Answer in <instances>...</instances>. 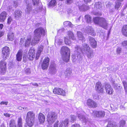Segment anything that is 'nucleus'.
<instances>
[{"mask_svg":"<svg viewBox=\"0 0 127 127\" xmlns=\"http://www.w3.org/2000/svg\"><path fill=\"white\" fill-rule=\"evenodd\" d=\"M101 18L99 17H96L93 19V20L95 23L97 25H99V23L100 22V20Z\"/></svg>","mask_w":127,"mask_h":127,"instance_id":"nucleus-34","label":"nucleus"},{"mask_svg":"<svg viewBox=\"0 0 127 127\" xmlns=\"http://www.w3.org/2000/svg\"><path fill=\"white\" fill-rule=\"evenodd\" d=\"M25 71L27 74H29L30 73V70L29 68H27L25 69Z\"/></svg>","mask_w":127,"mask_h":127,"instance_id":"nucleus-52","label":"nucleus"},{"mask_svg":"<svg viewBox=\"0 0 127 127\" xmlns=\"http://www.w3.org/2000/svg\"><path fill=\"white\" fill-rule=\"evenodd\" d=\"M55 41H57V43L59 45H60L62 44V40L61 39H58L57 40H55Z\"/></svg>","mask_w":127,"mask_h":127,"instance_id":"nucleus-53","label":"nucleus"},{"mask_svg":"<svg viewBox=\"0 0 127 127\" xmlns=\"http://www.w3.org/2000/svg\"><path fill=\"white\" fill-rule=\"evenodd\" d=\"M107 127H118V126L115 122L110 121L108 122Z\"/></svg>","mask_w":127,"mask_h":127,"instance_id":"nucleus-28","label":"nucleus"},{"mask_svg":"<svg viewBox=\"0 0 127 127\" xmlns=\"http://www.w3.org/2000/svg\"><path fill=\"white\" fill-rule=\"evenodd\" d=\"M22 12L19 10H16L14 14V17L16 19H18L22 16Z\"/></svg>","mask_w":127,"mask_h":127,"instance_id":"nucleus-20","label":"nucleus"},{"mask_svg":"<svg viewBox=\"0 0 127 127\" xmlns=\"http://www.w3.org/2000/svg\"><path fill=\"white\" fill-rule=\"evenodd\" d=\"M77 37L79 40H82L84 39V37L83 34L80 32H77Z\"/></svg>","mask_w":127,"mask_h":127,"instance_id":"nucleus-30","label":"nucleus"},{"mask_svg":"<svg viewBox=\"0 0 127 127\" xmlns=\"http://www.w3.org/2000/svg\"><path fill=\"white\" fill-rule=\"evenodd\" d=\"M80 11H85L88 9V7L84 5H83L79 7Z\"/></svg>","mask_w":127,"mask_h":127,"instance_id":"nucleus-37","label":"nucleus"},{"mask_svg":"<svg viewBox=\"0 0 127 127\" xmlns=\"http://www.w3.org/2000/svg\"><path fill=\"white\" fill-rule=\"evenodd\" d=\"M41 53H40L38 52H37V53L36 55V57H35L36 59V60H37L38 59Z\"/></svg>","mask_w":127,"mask_h":127,"instance_id":"nucleus-55","label":"nucleus"},{"mask_svg":"<svg viewBox=\"0 0 127 127\" xmlns=\"http://www.w3.org/2000/svg\"><path fill=\"white\" fill-rule=\"evenodd\" d=\"M10 127H16V124L15 121L13 120H11L9 122Z\"/></svg>","mask_w":127,"mask_h":127,"instance_id":"nucleus-31","label":"nucleus"},{"mask_svg":"<svg viewBox=\"0 0 127 127\" xmlns=\"http://www.w3.org/2000/svg\"><path fill=\"white\" fill-rule=\"evenodd\" d=\"M34 50L33 49H30L29 50L27 55V58L29 60H32L35 57Z\"/></svg>","mask_w":127,"mask_h":127,"instance_id":"nucleus-16","label":"nucleus"},{"mask_svg":"<svg viewBox=\"0 0 127 127\" xmlns=\"http://www.w3.org/2000/svg\"><path fill=\"white\" fill-rule=\"evenodd\" d=\"M111 82L113 84V86L114 88L115 89H117L119 88L120 86H118L117 84H115L114 83V80H112Z\"/></svg>","mask_w":127,"mask_h":127,"instance_id":"nucleus-43","label":"nucleus"},{"mask_svg":"<svg viewBox=\"0 0 127 127\" xmlns=\"http://www.w3.org/2000/svg\"><path fill=\"white\" fill-rule=\"evenodd\" d=\"M100 3H101L100 2H96L94 5L95 7L97 8L100 9V6H99V4Z\"/></svg>","mask_w":127,"mask_h":127,"instance_id":"nucleus-51","label":"nucleus"},{"mask_svg":"<svg viewBox=\"0 0 127 127\" xmlns=\"http://www.w3.org/2000/svg\"><path fill=\"white\" fill-rule=\"evenodd\" d=\"M77 116L79 119L83 122L85 124L89 123V120L88 118L85 117L84 115L82 113H79V112L77 113Z\"/></svg>","mask_w":127,"mask_h":127,"instance_id":"nucleus-13","label":"nucleus"},{"mask_svg":"<svg viewBox=\"0 0 127 127\" xmlns=\"http://www.w3.org/2000/svg\"><path fill=\"white\" fill-rule=\"evenodd\" d=\"M6 13L5 12H2L0 15V22H3L5 19Z\"/></svg>","mask_w":127,"mask_h":127,"instance_id":"nucleus-25","label":"nucleus"},{"mask_svg":"<svg viewBox=\"0 0 127 127\" xmlns=\"http://www.w3.org/2000/svg\"><path fill=\"white\" fill-rule=\"evenodd\" d=\"M26 108L25 107H18V109L20 110H25Z\"/></svg>","mask_w":127,"mask_h":127,"instance_id":"nucleus-59","label":"nucleus"},{"mask_svg":"<svg viewBox=\"0 0 127 127\" xmlns=\"http://www.w3.org/2000/svg\"><path fill=\"white\" fill-rule=\"evenodd\" d=\"M8 103V101H2L0 103V104H5V105H7Z\"/></svg>","mask_w":127,"mask_h":127,"instance_id":"nucleus-60","label":"nucleus"},{"mask_svg":"<svg viewBox=\"0 0 127 127\" xmlns=\"http://www.w3.org/2000/svg\"><path fill=\"white\" fill-rule=\"evenodd\" d=\"M122 46L127 49V40L124 41L122 43Z\"/></svg>","mask_w":127,"mask_h":127,"instance_id":"nucleus-46","label":"nucleus"},{"mask_svg":"<svg viewBox=\"0 0 127 127\" xmlns=\"http://www.w3.org/2000/svg\"><path fill=\"white\" fill-rule=\"evenodd\" d=\"M68 37L70 39L74 40H75L76 38L74 36V34L73 32L70 31H68Z\"/></svg>","mask_w":127,"mask_h":127,"instance_id":"nucleus-29","label":"nucleus"},{"mask_svg":"<svg viewBox=\"0 0 127 127\" xmlns=\"http://www.w3.org/2000/svg\"><path fill=\"white\" fill-rule=\"evenodd\" d=\"M99 26L105 29H107L108 26L107 21L104 18H101L100 20Z\"/></svg>","mask_w":127,"mask_h":127,"instance_id":"nucleus-12","label":"nucleus"},{"mask_svg":"<svg viewBox=\"0 0 127 127\" xmlns=\"http://www.w3.org/2000/svg\"><path fill=\"white\" fill-rule=\"evenodd\" d=\"M7 36L8 38L10 41H12L14 39V35L13 33H9Z\"/></svg>","mask_w":127,"mask_h":127,"instance_id":"nucleus-39","label":"nucleus"},{"mask_svg":"<svg viewBox=\"0 0 127 127\" xmlns=\"http://www.w3.org/2000/svg\"><path fill=\"white\" fill-rule=\"evenodd\" d=\"M64 26L68 27H72L73 25L69 21L64 22Z\"/></svg>","mask_w":127,"mask_h":127,"instance_id":"nucleus-36","label":"nucleus"},{"mask_svg":"<svg viewBox=\"0 0 127 127\" xmlns=\"http://www.w3.org/2000/svg\"><path fill=\"white\" fill-rule=\"evenodd\" d=\"M37 7L34 9V12L35 13H38L41 11L42 10V7L41 6H39V5L36 6Z\"/></svg>","mask_w":127,"mask_h":127,"instance_id":"nucleus-32","label":"nucleus"},{"mask_svg":"<svg viewBox=\"0 0 127 127\" xmlns=\"http://www.w3.org/2000/svg\"><path fill=\"white\" fill-rule=\"evenodd\" d=\"M32 1L33 5L36 6L39 5V0H32Z\"/></svg>","mask_w":127,"mask_h":127,"instance_id":"nucleus-44","label":"nucleus"},{"mask_svg":"<svg viewBox=\"0 0 127 127\" xmlns=\"http://www.w3.org/2000/svg\"><path fill=\"white\" fill-rule=\"evenodd\" d=\"M49 70L50 73L53 74H55L57 72L56 64L54 63L51 64L49 67Z\"/></svg>","mask_w":127,"mask_h":127,"instance_id":"nucleus-17","label":"nucleus"},{"mask_svg":"<svg viewBox=\"0 0 127 127\" xmlns=\"http://www.w3.org/2000/svg\"><path fill=\"white\" fill-rule=\"evenodd\" d=\"M86 32L92 36H95V32H94L93 28L91 27H87Z\"/></svg>","mask_w":127,"mask_h":127,"instance_id":"nucleus-21","label":"nucleus"},{"mask_svg":"<svg viewBox=\"0 0 127 127\" xmlns=\"http://www.w3.org/2000/svg\"><path fill=\"white\" fill-rule=\"evenodd\" d=\"M122 48L120 47H118L116 49V52L117 54H120L122 52Z\"/></svg>","mask_w":127,"mask_h":127,"instance_id":"nucleus-50","label":"nucleus"},{"mask_svg":"<svg viewBox=\"0 0 127 127\" xmlns=\"http://www.w3.org/2000/svg\"><path fill=\"white\" fill-rule=\"evenodd\" d=\"M95 89L96 92L98 93H103L104 90L103 86L100 82L96 83L95 87Z\"/></svg>","mask_w":127,"mask_h":127,"instance_id":"nucleus-10","label":"nucleus"},{"mask_svg":"<svg viewBox=\"0 0 127 127\" xmlns=\"http://www.w3.org/2000/svg\"><path fill=\"white\" fill-rule=\"evenodd\" d=\"M91 0H84V1L86 3L91 2Z\"/></svg>","mask_w":127,"mask_h":127,"instance_id":"nucleus-64","label":"nucleus"},{"mask_svg":"<svg viewBox=\"0 0 127 127\" xmlns=\"http://www.w3.org/2000/svg\"><path fill=\"white\" fill-rule=\"evenodd\" d=\"M23 60L25 62H26L27 61L28 59L27 57L26 56L24 55L23 57Z\"/></svg>","mask_w":127,"mask_h":127,"instance_id":"nucleus-57","label":"nucleus"},{"mask_svg":"<svg viewBox=\"0 0 127 127\" xmlns=\"http://www.w3.org/2000/svg\"><path fill=\"white\" fill-rule=\"evenodd\" d=\"M121 4V3L119 2H116L115 6V8L118 10Z\"/></svg>","mask_w":127,"mask_h":127,"instance_id":"nucleus-49","label":"nucleus"},{"mask_svg":"<svg viewBox=\"0 0 127 127\" xmlns=\"http://www.w3.org/2000/svg\"><path fill=\"white\" fill-rule=\"evenodd\" d=\"M67 12L68 14H69L70 13L72 12V11L71 9L69 8L67 10Z\"/></svg>","mask_w":127,"mask_h":127,"instance_id":"nucleus-61","label":"nucleus"},{"mask_svg":"<svg viewBox=\"0 0 127 127\" xmlns=\"http://www.w3.org/2000/svg\"><path fill=\"white\" fill-rule=\"evenodd\" d=\"M3 34V32L2 31H0V37H1L2 36Z\"/></svg>","mask_w":127,"mask_h":127,"instance_id":"nucleus-63","label":"nucleus"},{"mask_svg":"<svg viewBox=\"0 0 127 127\" xmlns=\"http://www.w3.org/2000/svg\"><path fill=\"white\" fill-rule=\"evenodd\" d=\"M12 20V19L11 17H9L7 19V23L8 24H10L11 21Z\"/></svg>","mask_w":127,"mask_h":127,"instance_id":"nucleus-54","label":"nucleus"},{"mask_svg":"<svg viewBox=\"0 0 127 127\" xmlns=\"http://www.w3.org/2000/svg\"><path fill=\"white\" fill-rule=\"evenodd\" d=\"M4 115L6 117H10V115L8 113H5L4 114Z\"/></svg>","mask_w":127,"mask_h":127,"instance_id":"nucleus-62","label":"nucleus"},{"mask_svg":"<svg viewBox=\"0 0 127 127\" xmlns=\"http://www.w3.org/2000/svg\"><path fill=\"white\" fill-rule=\"evenodd\" d=\"M33 40V39L31 40V38L30 37L27 38L25 42V47H29V46L31 44L32 45L34 46V45H32L31 44V42Z\"/></svg>","mask_w":127,"mask_h":127,"instance_id":"nucleus-26","label":"nucleus"},{"mask_svg":"<svg viewBox=\"0 0 127 127\" xmlns=\"http://www.w3.org/2000/svg\"><path fill=\"white\" fill-rule=\"evenodd\" d=\"M123 82L125 91V94L127 95V83L126 81H124Z\"/></svg>","mask_w":127,"mask_h":127,"instance_id":"nucleus-40","label":"nucleus"},{"mask_svg":"<svg viewBox=\"0 0 127 127\" xmlns=\"http://www.w3.org/2000/svg\"><path fill=\"white\" fill-rule=\"evenodd\" d=\"M38 119L39 122L41 123H43L45 121L44 115L41 113H40L38 115Z\"/></svg>","mask_w":127,"mask_h":127,"instance_id":"nucleus-24","label":"nucleus"},{"mask_svg":"<svg viewBox=\"0 0 127 127\" xmlns=\"http://www.w3.org/2000/svg\"><path fill=\"white\" fill-rule=\"evenodd\" d=\"M57 4V2L55 0H51L48 3V5L49 6H54Z\"/></svg>","mask_w":127,"mask_h":127,"instance_id":"nucleus-38","label":"nucleus"},{"mask_svg":"<svg viewBox=\"0 0 127 127\" xmlns=\"http://www.w3.org/2000/svg\"><path fill=\"white\" fill-rule=\"evenodd\" d=\"M120 127H124L126 123V121L124 120H122L120 122Z\"/></svg>","mask_w":127,"mask_h":127,"instance_id":"nucleus-45","label":"nucleus"},{"mask_svg":"<svg viewBox=\"0 0 127 127\" xmlns=\"http://www.w3.org/2000/svg\"><path fill=\"white\" fill-rule=\"evenodd\" d=\"M32 7L29 5H27L26 8L25 9V12L26 14H30L32 11Z\"/></svg>","mask_w":127,"mask_h":127,"instance_id":"nucleus-33","label":"nucleus"},{"mask_svg":"<svg viewBox=\"0 0 127 127\" xmlns=\"http://www.w3.org/2000/svg\"><path fill=\"white\" fill-rule=\"evenodd\" d=\"M2 53L3 58L4 60L7 59L8 56L10 52V50L9 48L7 46H5L2 48Z\"/></svg>","mask_w":127,"mask_h":127,"instance_id":"nucleus-7","label":"nucleus"},{"mask_svg":"<svg viewBox=\"0 0 127 127\" xmlns=\"http://www.w3.org/2000/svg\"><path fill=\"white\" fill-rule=\"evenodd\" d=\"M35 114L32 111H29L27 114L26 121L28 125L32 127L33 125L35 120Z\"/></svg>","mask_w":127,"mask_h":127,"instance_id":"nucleus-4","label":"nucleus"},{"mask_svg":"<svg viewBox=\"0 0 127 127\" xmlns=\"http://www.w3.org/2000/svg\"><path fill=\"white\" fill-rule=\"evenodd\" d=\"M122 32L124 35L127 36V25L123 26L122 29Z\"/></svg>","mask_w":127,"mask_h":127,"instance_id":"nucleus-27","label":"nucleus"},{"mask_svg":"<svg viewBox=\"0 0 127 127\" xmlns=\"http://www.w3.org/2000/svg\"><path fill=\"white\" fill-rule=\"evenodd\" d=\"M69 119L68 118L59 123V121H57L54 124V127H67L68 126Z\"/></svg>","mask_w":127,"mask_h":127,"instance_id":"nucleus-6","label":"nucleus"},{"mask_svg":"<svg viewBox=\"0 0 127 127\" xmlns=\"http://www.w3.org/2000/svg\"><path fill=\"white\" fill-rule=\"evenodd\" d=\"M93 112L95 116L100 118L104 117L105 115V112L103 111H94Z\"/></svg>","mask_w":127,"mask_h":127,"instance_id":"nucleus-15","label":"nucleus"},{"mask_svg":"<svg viewBox=\"0 0 127 127\" xmlns=\"http://www.w3.org/2000/svg\"><path fill=\"white\" fill-rule=\"evenodd\" d=\"M23 51L21 49H20L16 55V59L18 61H20L22 59Z\"/></svg>","mask_w":127,"mask_h":127,"instance_id":"nucleus-23","label":"nucleus"},{"mask_svg":"<svg viewBox=\"0 0 127 127\" xmlns=\"http://www.w3.org/2000/svg\"><path fill=\"white\" fill-rule=\"evenodd\" d=\"M70 118L71 122H73L76 120V117L74 115H71Z\"/></svg>","mask_w":127,"mask_h":127,"instance_id":"nucleus-48","label":"nucleus"},{"mask_svg":"<svg viewBox=\"0 0 127 127\" xmlns=\"http://www.w3.org/2000/svg\"><path fill=\"white\" fill-rule=\"evenodd\" d=\"M75 52L78 54H79L81 52L86 54L87 57L89 59H91L94 57L93 51L91 50L89 46L86 43L82 44V49L78 46H76L75 47Z\"/></svg>","mask_w":127,"mask_h":127,"instance_id":"nucleus-1","label":"nucleus"},{"mask_svg":"<svg viewBox=\"0 0 127 127\" xmlns=\"http://www.w3.org/2000/svg\"><path fill=\"white\" fill-rule=\"evenodd\" d=\"M58 117V114L56 113L49 112L47 115V121L49 124H52L55 122Z\"/></svg>","mask_w":127,"mask_h":127,"instance_id":"nucleus-5","label":"nucleus"},{"mask_svg":"<svg viewBox=\"0 0 127 127\" xmlns=\"http://www.w3.org/2000/svg\"><path fill=\"white\" fill-rule=\"evenodd\" d=\"M85 20L87 23H90L91 21V17L89 15H85Z\"/></svg>","mask_w":127,"mask_h":127,"instance_id":"nucleus-35","label":"nucleus"},{"mask_svg":"<svg viewBox=\"0 0 127 127\" xmlns=\"http://www.w3.org/2000/svg\"><path fill=\"white\" fill-rule=\"evenodd\" d=\"M34 33V36L31 42L32 44L33 45H35L39 42L41 35L45 34V30L42 28H38L35 30Z\"/></svg>","mask_w":127,"mask_h":127,"instance_id":"nucleus-2","label":"nucleus"},{"mask_svg":"<svg viewBox=\"0 0 127 127\" xmlns=\"http://www.w3.org/2000/svg\"><path fill=\"white\" fill-rule=\"evenodd\" d=\"M70 39L66 37L65 38L64 41L65 44L67 45H69L71 43Z\"/></svg>","mask_w":127,"mask_h":127,"instance_id":"nucleus-41","label":"nucleus"},{"mask_svg":"<svg viewBox=\"0 0 127 127\" xmlns=\"http://www.w3.org/2000/svg\"><path fill=\"white\" fill-rule=\"evenodd\" d=\"M72 127H80V125L78 124H75L72 125Z\"/></svg>","mask_w":127,"mask_h":127,"instance_id":"nucleus-58","label":"nucleus"},{"mask_svg":"<svg viewBox=\"0 0 127 127\" xmlns=\"http://www.w3.org/2000/svg\"><path fill=\"white\" fill-rule=\"evenodd\" d=\"M61 53L63 60L67 62L69 60L70 55L69 49L67 47L63 46L61 49Z\"/></svg>","mask_w":127,"mask_h":127,"instance_id":"nucleus-3","label":"nucleus"},{"mask_svg":"<svg viewBox=\"0 0 127 127\" xmlns=\"http://www.w3.org/2000/svg\"><path fill=\"white\" fill-rule=\"evenodd\" d=\"M50 59L49 57H45L41 65V68L43 70L47 69L49 65Z\"/></svg>","mask_w":127,"mask_h":127,"instance_id":"nucleus-9","label":"nucleus"},{"mask_svg":"<svg viewBox=\"0 0 127 127\" xmlns=\"http://www.w3.org/2000/svg\"><path fill=\"white\" fill-rule=\"evenodd\" d=\"M72 2V0H66V3L67 4H70Z\"/></svg>","mask_w":127,"mask_h":127,"instance_id":"nucleus-56","label":"nucleus"},{"mask_svg":"<svg viewBox=\"0 0 127 127\" xmlns=\"http://www.w3.org/2000/svg\"><path fill=\"white\" fill-rule=\"evenodd\" d=\"M106 93L109 94H113L114 90L110 85L108 83H106L105 86Z\"/></svg>","mask_w":127,"mask_h":127,"instance_id":"nucleus-19","label":"nucleus"},{"mask_svg":"<svg viewBox=\"0 0 127 127\" xmlns=\"http://www.w3.org/2000/svg\"><path fill=\"white\" fill-rule=\"evenodd\" d=\"M72 72L71 69L69 68H67L64 72L66 77L69 78L72 75Z\"/></svg>","mask_w":127,"mask_h":127,"instance_id":"nucleus-22","label":"nucleus"},{"mask_svg":"<svg viewBox=\"0 0 127 127\" xmlns=\"http://www.w3.org/2000/svg\"><path fill=\"white\" fill-rule=\"evenodd\" d=\"M6 63L4 60H1L0 62V72L2 74L5 73L6 70Z\"/></svg>","mask_w":127,"mask_h":127,"instance_id":"nucleus-8","label":"nucleus"},{"mask_svg":"<svg viewBox=\"0 0 127 127\" xmlns=\"http://www.w3.org/2000/svg\"><path fill=\"white\" fill-rule=\"evenodd\" d=\"M22 119L21 118H19L18 119L17 127H22Z\"/></svg>","mask_w":127,"mask_h":127,"instance_id":"nucleus-42","label":"nucleus"},{"mask_svg":"<svg viewBox=\"0 0 127 127\" xmlns=\"http://www.w3.org/2000/svg\"><path fill=\"white\" fill-rule=\"evenodd\" d=\"M43 46L41 45L39 46L38 47L37 52L41 53L43 50Z\"/></svg>","mask_w":127,"mask_h":127,"instance_id":"nucleus-47","label":"nucleus"},{"mask_svg":"<svg viewBox=\"0 0 127 127\" xmlns=\"http://www.w3.org/2000/svg\"><path fill=\"white\" fill-rule=\"evenodd\" d=\"M88 38L89 40L90 44L92 47L93 48H96L97 46V43L95 39L91 36H89Z\"/></svg>","mask_w":127,"mask_h":127,"instance_id":"nucleus-18","label":"nucleus"},{"mask_svg":"<svg viewBox=\"0 0 127 127\" xmlns=\"http://www.w3.org/2000/svg\"><path fill=\"white\" fill-rule=\"evenodd\" d=\"M86 104L89 108H96L97 107V104L92 99H89L87 100Z\"/></svg>","mask_w":127,"mask_h":127,"instance_id":"nucleus-11","label":"nucleus"},{"mask_svg":"<svg viewBox=\"0 0 127 127\" xmlns=\"http://www.w3.org/2000/svg\"><path fill=\"white\" fill-rule=\"evenodd\" d=\"M53 92L55 94L62 95L63 96L65 95V93L64 91L62 89L58 88H55L53 89Z\"/></svg>","mask_w":127,"mask_h":127,"instance_id":"nucleus-14","label":"nucleus"}]
</instances>
